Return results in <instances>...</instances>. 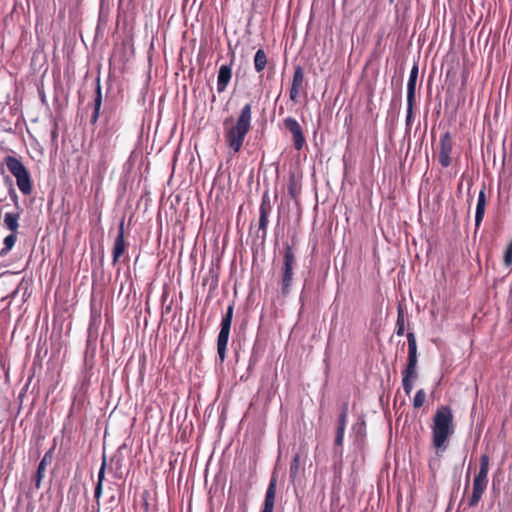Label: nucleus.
I'll return each instance as SVG.
<instances>
[{
	"label": "nucleus",
	"mask_w": 512,
	"mask_h": 512,
	"mask_svg": "<svg viewBox=\"0 0 512 512\" xmlns=\"http://www.w3.org/2000/svg\"><path fill=\"white\" fill-rule=\"evenodd\" d=\"M295 266V255L289 244H284L283 265L280 270V291L287 296L292 288L293 269Z\"/></svg>",
	"instance_id": "20e7f679"
},
{
	"label": "nucleus",
	"mask_w": 512,
	"mask_h": 512,
	"mask_svg": "<svg viewBox=\"0 0 512 512\" xmlns=\"http://www.w3.org/2000/svg\"><path fill=\"white\" fill-rule=\"evenodd\" d=\"M251 109L252 106L250 103H247L241 110L240 115L237 119V123L233 128L237 129H246L250 128L251 121Z\"/></svg>",
	"instance_id": "f3484780"
},
{
	"label": "nucleus",
	"mask_w": 512,
	"mask_h": 512,
	"mask_svg": "<svg viewBox=\"0 0 512 512\" xmlns=\"http://www.w3.org/2000/svg\"><path fill=\"white\" fill-rule=\"evenodd\" d=\"M104 471H106V458L105 457H103L102 464H101L100 470H98V475H97V484H96V488H95V499H96L97 506H99V499H101V495H102V483L104 480Z\"/></svg>",
	"instance_id": "aec40b11"
},
{
	"label": "nucleus",
	"mask_w": 512,
	"mask_h": 512,
	"mask_svg": "<svg viewBox=\"0 0 512 512\" xmlns=\"http://www.w3.org/2000/svg\"><path fill=\"white\" fill-rule=\"evenodd\" d=\"M57 137H58V133L56 130H52L51 131V139L53 142H56L57 141Z\"/></svg>",
	"instance_id": "473e14b6"
},
{
	"label": "nucleus",
	"mask_w": 512,
	"mask_h": 512,
	"mask_svg": "<svg viewBox=\"0 0 512 512\" xmlns=\"http://www.w3.org/2000/svg\"><path fill=\"white\" fill-rule=\"evenodd\" d=\"M407 347H409V355H407V364L402 375V388L406 395H410L412 391V381L417 377L416 364H417V345L415 334L412 332L407 333Z\"/></svg>",
	"instance_id": "f03ea898"
},
{
	"label": "nucleus",
	"mask_w": 512,
	"mask_h": 512,
	"mask_svg": "<svg viewBox=\"0 0 512 512\" xmlns=\"http://www.w3.org/2000/svg\"><path fill=\"white\" fill-rule=\"evenodd\" d=\"M38 92H39V96H40L42 103H46V97H45L44 91L42 89H38Z\"/></svg>",
	"instance_id": "2f4dec72"
},
{
	"label": "nucleus",
	"mask_w": 512,
	"mask_h": 512,
	"mask_svg": "<svg viewBox=\"0 0 512 512\" xmlns=\"http://www.w3.org/2000/svg\"><path fill=\"white\" fill-rule=\"evenodd\" d=\"M276 493H277V474L273 473L272 478H270V481L268 484L266 498H264L262 512H273L274 500H275Z\"/></svg>",
	"instance_id": "4468645a"
},
{
	"label": "nucleus",
	"mask_w": 512,
	"mask_h": 512,
	"mask_svg": "<svg viewBox=\"0 0 512 512\" xmlns=\"http://www.w3.org/2000/svg\"><path fill=\"white\" fill-rule=\"evenodd\" d=\"M454 415L449 405H441L432 418V445L439 451H445L447 442L454 434Z\"/></svg>",
	"instance_id": "f257e3e1"
},
{
	"label": "nucleus",
	"mask_w": 512,
	"mask_h": 512,
	"mask_svg": "<svg viewBox=\"0 0 512 512\" xmlns=\"http://www.w3.org/2000/svg\"><path fill=\"white\" fill-rule=\"evenodd\" d=\"M9 195L10 198H12L13 202L16 203V205H18V195L13 188L9 190Z\"/></svg>",
	"instance_id": "7c9ffc66"
},
{
	"label": "nucleus",
	"mask_w": 512,
	"mask_h": 512,
	"mask_svg": "<svg viewBox=\"0 0 512 512\" xmlns=\"http://www.w3.org/2000/svg\"><path fill=\"white\" fill-rule=\"evenodd\" d=\"M488 473H489V456L487 454H483L479 458V471L477 474H475L474 480L488 482Z\"/></svg>",
	"instance_id": "6ab92c4d"
},
{
	"label": "nucleus",
	"mask_w": 512,
	"mask_h": 512,
	"mask_svg": "<svg viewBox=\"0 0 512 512\" xmlns=\"http://www.w3.org/2000/svg\"><path fill=\"white\" fill-rule=\"evenodd\" d=\"M510 295H512V287L510 288V291H509Z\"/></svg>",
	"instance_id": "c9c22d12"
},
{
	"label": "nucleus",
	"mask_w": 512,
	"mask_h": 512,
	"mask_svg": "<svg viewBox=\"0 0 512 512\" xmlns=\"http://www.w3.org/2000/svg\"><path fill=\"white\" fill-rule=\"evenodd\" d=\"M284 124H285V128H287V129L300 128L298 122L291 117L286 118L284 121Z\"/></svg>",
	"instance_id": "c756f323"
},
{
	"label": "nucleus",
	"mask_w": 512,
	"mask_h": 512,
	"mask_svg": "<svg viewBox=\"0 0 512 512\" xmlns=\"http://www.w3.org/2000/svg\"><path fill=\"white\" fill-rule=\"evenodd\" d=\"M347 414H348V404L343 403L340 416H338V424H337L336 439H335V453L338 455L342 454L341 447L343 444L344 430L346 429V424H347Z\"/></svg>",
	"instance_id": "0eeeda50"
},
{
	"label": "nucleus",
	"mask_w": 512,
	"mask_h": 512,
	"mask_svg": "<svg viewBox=\"0 0 512 512\" xmlns=\"http://www.w3.org/2000/svg\"><path fill=\"white\" fill-rule=\"evenodd\" d=\"M488 486L487 481L473 480V493L472 497L469 498L468 507H476L481 497L484 494L486 487Z\"/></svg>",
	"instance_id": "2eb2a0df"
},
{
	"label": "nucleus",
	"mask_w": 512,
	"mask_h": 512,
	"mask_svg": "<svg viewBox=\"0 0 512 512\" xmlns=\"http://www.w3.org/2000/svg\"><path fill=\"white\" fill-rule=\"evenodd\" d=\"M426 399V393L423 389H419L418 392H416L414 396V402H412V405H414L415 409H420L421 406L425 403Z\"/></svg>",
	"instance_id": "bb28decb"
},
{
	"label": "nucleus",
	"mask_w": 512,
	"mask_h": 512,
	"mask_svg": "<svg viewBox=\"0 0 512 512\" xmlns=\"http://www.w3.org/2000/svg\"><path fill=\"white\" fill-rule=\"evenodd\" d=\"M126 252L125 242V223L123 220L118 225L117 236L114 242V249H112V263H117L119 258Z\"/></svg>",
	"instance_id": "6e6552de"
},
{
	"label": "nucleus",
	"mask_w": 512,
	"mask_h": 512,
	"mask_svg": "<svg viewBox=\"0 0 512 512\" xmlns=\"http://www.w3.org/2000/svg\"><path fill=\"white\" fill-rule=\"evenodd\" d=\"M486 198L484 190H480L478 196V202H476L475 209V227L478 228L481 221H483L485 213Z\"/></svg>",
	"instance_id": "a211bd4d"
},
{
	"label": "nucleus",
	"mask_w": 512,
	"mask_h": 512,
	"mask_svg": "<svg viewBox=\"0 0 512 512\" xmlns=\"http://www.w3.org/2000/svg\"><path fill=\"white\" fill-rule=\"evenodd\" d=\"M469 480H470V473L468 472V474H466V486L469 485Z\"/></svg>",
	"instance_id": "72a5a7b5"
},
{
	"label": "nucleus",
	"mask_w": 512,
	"mask_h": 512,
	"mask_svg": "<svg viewBox=\"0 0 512 512\" xmlns=\"http://www.w3.org/2000/svg\"><path fill=\"white\" fill-rule=\"evenodd\" d=\"M293 144L294 147L299 151L303 148L305 139L302 130H293Z\"/></svg>",
	"instance_id": "a878e982"
},
{
	"label": "nucleus",
	"mask_w": 512,
	"mask_h": 512,
	"mask_svg": "<svg viewBox=\"0 0 512 512\" xmlns=\"http://www.w3.org/2000/svg\"><path fill=\"white\" fill-rule=\"evenodd\" d=\"M102 105V93H101V85L100 79H97V87H96V96L94 99V111L91 117V124H95L97 118L99 117L100 108Z\"/></svg>",
	"instance_id": "412c9836"
},
{
	"label": "nucleus",
	"mask_w": 512,
	"mask_h": 512,
	"mask_svg": "<svg viewBox=\"0 0 512 512\" xmlns=\"http://www.w3.org/2000/svg\"><path fill=\"white\" fill-rule=\"evenodd\" d=\"M235 55L232 52L231 62L230 64H224L220 66L217 74V91L218 93H222L227 89L229 82L232 79V64L234 61Z\"/></svg>",
	"instance_id": "1a4fd4ad"
},
{
	"label": "nucleus",
	"mask_w": 512,
	"mask_h": 512,
	"mask_svg": "<svg viewBox=\"0 0 512 512\" xmlns=\"http://www.w3.org/2000/svg\"><path fill=\"white\" fill-rule=\"evenodd\" d=\"M343 114H345V116H347V114H348V109H344V110H343ZM346 119H347V117H345V120H346Z\"/></svg>",
	"instance_id": "f704fd0d"
},
{
	"label": "nucleus",
	"mask_w": 512,
	"mask_h": 512,
	"mask_svg": "<svg viewBox=\"0 0 512 512\" xmlns=\"http://www.w3.org/2000/svg\"><path fill=\"white\" fill-rule=\"evenodd\" d=\"M233 314H234V305L230 304L228 306V309H226V313L224 314L222 322H220V331L218 334V342H216V348H218V356H219L220 362H224V360H225L226 346H227V342L229 341L230 327H231V322L233 321Z\"/></svg>",
	"instance_id": "39448f33"
},
{
	"label": "nucleus",
	"mask_w": 512,
	"mask_h": 512,
	"mask_svg": "<svg viewBox=\"0 0 512 512\" xmlns=\"http://www.w3.org/2000/svg\"><path fill=\"white\" fill-rule=\"evenodd\" d=\"M248 130H228L225 134V142L234 153L238 152L243 145Z\"/></svg>",
	"instance_id": "ddd939ff"
},
{
	"label": "nucleus",
	"mask_w": 512,
	"mask_h": 512,
	"mask_svg": "<svg viewBox=\"0 0 512 512\" xmlns=\"http://www.w3.org/2000/svg\"><path fill=\"white\" fill-rule=\"evenodd\" d=\"M51 462H52V451H47V453L44 454L41 462H39L36 476H34V485H36L37 489H39L40 484L42 483L45 468Z\"/></svg>",
	"instance_id": "dca6fc26"
},
{
	"label": "nucleus",
	"mask_w": 512,
	"mask_h": 512,
	"mask_svg": "<svg viewBox=\"0 0 512 512\" xmlns=\"http://www.w3.org/2000/svg\"><path fill=\"white\" fill-rule=\"evenodd\" d=\"M418 73H419V66H418V63L415 62L410 71V75H409V79H408V83H407V119H406L407 126L410 125V121H411L412 114H413V106L415 103V93H416V84H417V79H418Z\"/></svg>",
	"instance_id": "423d86ee"
},
{
	"label": "nucleus",
	"mask_w": 512,
	"mask_h": 512,
	"mask_svg": "<svg viewBox=\"0 0 512 512\" xmlns=\"http://www.w3.org/2000/svg\"><path fill=\"white\" fill-rule=\"evenodd\" d=\"M268 63L267 54L263 49H258L254 56V68L256 72H262Z\"/></svg>",
	"instance_id": "5701e85b"
},
{
	"label": "nucleus",
	"mask_w": 512,
	"mask_h": 512,
	"mask_svg": "<svg viewBox=\"0 0 512 512\" xmlns=\"http://www.w3.org/2000/svg\"><path fill=\"white\" fill-rule=\"evenodd\" d=\"M5 166H7L10 174L17 180V186L20 192L24 195L31 193V181L27 168L19 161L18 158L7 156L4 158Z\"/></svg>",
	"instance_id": "7ed1b4c3"
},
{
	"label": "nucleus",
	"mask_w": 512,
	"mask_h": 512,
	"mask_svg": "<svg viewBox=\"0 0 512 512\" xmlns=\"http://www.w3.org/2000/svg\"><path fill=\"white\" fill-rule=\"evenodd\" d=\"M405 334V313L401 306H399V310H397V320H396V335L402 336Z\"/></svg>",
	"instance_id": "393cba45"
},
{
	"label": "nucleus",
	"mask_w": 512,
	"mask_h": 512,
	"mask_svg": "<svg viewBox=\"0 0 512 512\" xmlns=\"http://www.w3.org/2000/svg\"><path fill=\"white\" fill-rule=\"evenodd\" d=\"M394 2V0H389V3L392 4Z\"/></svg>",
	"instance_id": "e433bc0d"
},
{
	"label": "nucleus",
	"mask_w": 512,
	"mask_h": 512,
	"mask_svg": "<svg viewBox=\"0 0 512 512\" xmlns=\"http://www.w3.org/2000/svg\"><path fill=\"white\" fill-rule=\"evenodd\" d=\"M452 150L451 136L449 132H445L440 138L439 163L443 167H449L450 154Z\"/></svg>",
	"instance_id": "f8f14e48"
},
{
	"label": "nucleus",
	"mask_w": 512,
	"mask_h": 512,
	"mask_svg": "<svg viewBox=\"0 0 512 512\" xmlns=\"http://www.w3.org/2000/svg\"><path fill=\"white\" fill-rule=\"evenodd\" d=\"M20 215L19 213H6L4 214V225L8 230L12 231V233H17L19 224Z\"/></svg>",
	"instance_id": "4be33fe9"
},
{
	"label": "nucleus",
	"mask_w": 512,
	"mask_h": 512,
	"mask_svg": "<svg viewBox=\"0 0 512 512\" xmlns=\"http://www.w3.org/2000/svg\"><path fill=\"white\" fill-rule=\"evenodd\" d=\"M270 212L271 205L268 194L266 193L263 195L262 202H260L259 206V231L262 232V238L267 236L268 216Z\"/></svg>",
	"instance_id": "9b49d317"
},
{
	"label": "nucleus",
	"mask_w": 512,
	"mask_h": 512,
	"mask_svg": "<svg viewBox=\"0 0 512 512\" xmlns=\"http://www.w3.org/2000/svg\"><path fill=\"white\" fill-rule=\"evenodd\" d=\"M503 261L504 265L507 267L512 264V239L509 241L507 248H505Z\"/></svg>",
	"instance_id": "c85d7f7f"
},
{
	"label": "nucleus",
	"mask_w": 512,
	"mask_h": 512,
	"mask_svg": "<svg viewBox=\"0 0 512 512\" xmlns=\"http://www.w3.org/2000/svg\"><path fill=\"white\" fill-rule=\"evenodd\" d=\"M299 470V455H294L291 466H289V477H291L292 480L295 479V477L298 474Z\"/></svg>",
	"instance_id": "cd10ccee"
},
{
	"label": "nucleus",
	"mask_w": 512,
	"mask_h": 512,
	"mask_svg": "<svg viewBox=\"0 0 512 512\" xmlns=\"http://www.w3.org/2000/svg\"><path fill=\"white\" fill-rule=\"evenodd\" d=\"M304 86V70L302 66L297 65L294 68V74L292 79V85L289 91V98L293 102H297L300 91Z\"/></svg>",
	"instance_id": "9d476101"
},
{
	"label": "nucleus",
	"mask_w": 512,
	"mask_h": 512,
	"mask_svg": "<svg viewBox=\"0 0 512 512\" xmlns=\"http://www.w3.org/2000/svg\"><path fill=\"white\" fill-rule=\"evenodd\" d=\"M17 241V236L15 235V232H12V234H9L5 236L4 238V247L0 249V256H5L9 253L11 249H13V246L15 242Z\"/></svg>",
	"instance_id": "b1692460"
}]
</instances>
